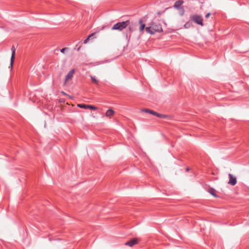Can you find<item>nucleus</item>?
<instances>
[{"mask_svg": "<svg viewBox=\"0 0 249 249\" xmlns=\"http://www.w3.org/2000/svg\"><path fill=\"white\" fill-rule=\"evenodd\" d=\"M145 31L147 33L153 35L156 32H162V29L160 24L152 23L149 26H147L145 28Z\"/></svg>", "mask_w": 249, "mask_h": 249, "instance_id": "nucleus-1", "label": "nucleus"}, {"mask_svg": "<svg viewBox=\"0 0 249 249\" xmlns=\"http://www.w3.org/2000/svg\"><path fill=\"white\" fill-rule=\"evenodd\" d=\"M129 20L117 23L112 27V30L122 31L125 28L129 25Z\"/></svg>", "mask_w": 249, "mask_h": 249, "instance_id": "nucleus-2", "label": "nucleus"}, {"mask_svg": "<svg viewBox=\"0 0 249 249\" xmlns=\"http://www.w3.org/2000/svg\"><path fill=\"white\" fill-rule=\"evenodd\" d=\"M190 19L196 23L201 26H203L202 17L198 15H192L190 16Z\"/></svg>", "mask_w": 249, "mask_h": 249, "instance_id": "nucleus-3", "label": "nucleus"}, {"mask_svg": "<svg viewBox=\"0 0 249 249\" xmlns=\"http://www.w3.org/2000/svg\"><path fill=\"white\" fill-rule=\"evenodd\" d=\"M75 73V71L73 69L71 70L66 75L64 85H66L67 83L72 79Z\"/></svg>", "mask_w": 249, "mask_h": 249, "instance_id": "nucleus-4", "label": "nucleus"}, {"mask_svg": "<svg viewBox=\"0 0 249 249\" xmlns=\"http://www.w3.org/2000/svg\"><path fill=\"white\" fill-rule=\"evenodd\" d=\"M11 51H12V55L11 57L10 60V69L12 70L13 68V63L15 59V53H16V48L15 47L13 46L11 48Z\"/></svg>", "mask_w": 249, "mask_h": 249, "instance_id": "nucleus-5", "label": "nucleus"}, {"mask_svg": "<svg viewBox=\"0 0 249 249\" xmlns=\"http://www.w3.org/2000/svg\"><path fill=\"white\" fill-rule=\"evenodd\" d=\"M143 111L146 112V113H150L151 114H152L154 116H156L159 118H164L166 117L165 115H162V114H160V113H158L156 112H155L154 111H152V110H149V109H144L143 110Z\"/></svg>", "mask_w": 249, "mask_h": 249, "instance_id": "nucleus-6", "label": "nucleus"}, {"mask_svg": "<svg viewBox=\"0 0 249 249\" xmlns=\"http://www.w3.org/2000/svg\"><path fill=\"white\" fill-rule=\"evenodd\" d=\"M229 176H230V180L228 182L229 184H230L231 185H233V186L235 185L236 183V178L233 177L232 176L231 174H229Z\"/></svg>", "mask_w": 249, "mask_h": 249, "instance_id": "nucleus-7", "label": "nucleus"}, {"mask_svg": "<svg viewBox=\"0 0 249 249\" xmlns=\"http://www.w3.org/2000/svg\"><path fill=\"white\" fill-rule=\"evenodd\" d=\"M138 243L137 240L136 239L131 240L130 241H129L128 242H126L125 243V245L128 246L129 247H132L134 245Z\"/></svg>", "mask_w": 249, "mask_h": 249, "instance_id": "nucleus-8", "label": "nucleus"}, {"mask_svg": "<svg viewBox=\"0 0 249 249\" xmlns=\"http://www.w3.org/2000/svg\"><path fill=\"white\" fill-rule=\"evenodd\" d=\"M183 3V1L182 0H179L177 1L174 5V7L175 8L178 9L180 6Z\"/></svg>", "mask_w": 249, "mask_h": 249, "instance_id": "nucleus-9", "label": "nucleus"}, {"mask_svg": "<svg viewBox=\"0 0 249 249\" xmlns=\"http://www.w3.org/2000/svg\"><path fill=\"white\" fill-rule=\"evenodd\" d=\"M114 114V111L111 109H108L106 113V116L107 117H111V116H112Z\"/></svg>", "mask_w": 249, "mask_h": 249, "instance_id": "nucleus-10", "label": "nucleus"}, {"mask_svg": "<svg viewBox=\"0 0 249 249\" xmlns=\"http://www.w3.org/2000/svg\"><path fill=\"white\" fill-rule=\"evenodd\" d=\"M139 23L140 24V31L142 32L145 28V24L142 23V20H139Z\"/></svg>", "mask_w": 249, "mask_h": 249, "instance_id": "nucleus-11", "label": "nucleus"}, {"mask_svg": "<svg viewBox=\"0 0 249 249\" xmlns=\"http://www.w3.org/2000/svg\"><path fill=\"white\" fill-rule=\"evenodd\" d=\"M77 107L84 109H88V105L86 104H78Z\"/></svg>", "mask_w": 249, "mask_h": 249, "instance_id": "nucleus-12", "label": "nucleus"}, {"mask_svg": "<svg viewBox=\"0 0 249 249\" xmlns=\"http://www.w3.org/2000/svg\"><path fill=\"white\" fill-rule=\"evenodd\" d=\"M92 82L96 84H98V81L96 79L95 76H90Z\"/></svg>", "mask_w": 249, "mask_h": 249, "instance_id": "nucleus-13", "label": "nucleus"}, {"mask_svg": "<svg viewBox=\"0 0 249 249\" xmlns=\"http://www.w3.org/2000/svg\"><path fill=\"white\" fill-rule=\"evenodd\" d=\"M215 190H214V189H212V188L210 189L209 190V193H210L212 195H213V196H214L216 197V195H215Z\"/></svg>", "mask_w": 249, "mask_h": 249, "instance_id": "nucleus-14", "label": "nucleus"}, {"mask_svg": "<svg viewBox=\"0 0 249 249\" xmlns=\"http://www.w3.org/2000/svg\"><path fill=\"white\" fill-rule=\"evenodd\" d=\"M192 25L191 23L188 22L184 24V27L185 28L187 29L190 28Z\"/></svg>", "mask_w": 249, "mask_h": 249, "instance_id": "nucleus-15", "label": "nucleus"}, {"mask_svg": "<svg viewBox=\"0 0 249 249\" xmlns=\"http://www.w3.org/2000/svg\"><path fill=\"white\" fill-rule=\"evenodd\" d=\"M89 108L90 109H92V110H96L97 109V108L95 106H90V105H88V109Z\"/></svg>", "mask_w": 249, "mask_h": 249, "instance_id": "nucleus-16", "label": "nucleus"}, {"mask_svg": "<svg viewBox=\"0 0 249 249\" xmlns=\"http://www.w3.org/2000/svg\"><path fill=\"white\" fill-rule=\"evenodd\" d=\"M93 35V34H91V35H89V36H88V37L84 40V43L86 44V43L88 42V40H89V39L90 38V37L91 36H92Z\"/></svg>", "mask_w": 249, "mask_h": 249, "instance_id": "nucleus-17", "label": "nucleus"}, {"mask_svg": "<svg viewBox=\"0 0 249 249\" xmlns=\"http://www.w3.org/2000/svg\"><path fill=\"white\" fill-rule=\"evenodd\" d=\"M66 50H67V48H62V49L60 50V52L62 53H64Z\"/></svg>", "mask_w": 249, "mask_h": 249, "instance_id": "nucleus-18", "label": "nucleus"}, {"mask_svg": "<svg viewBox=\"0 0 249 249\" xmlns=\"http://www.w3.org/2000/svg\"><path fill=\"white\" fill-rule=\"evenodd\" d=\"M210 13H208V14L206 15V16H205V17H206V18H208L210 17Z\"/></svg>", "mask_w": 249, "mask_h": 249, "instance_id": "nucleus-19", "label": "nucleus"}, {"mask_svg": "<svg viewBox=\"0 0 249 249\" xmlns=\"http://www.w3.org/2000/svg\"><path fill=\"white\" fill-rule=\"evenodd\" d=\"M184 14V10L182 9V13H181V15L182 16Z\"/></svg>", "mask_w": 249, "mask_h": 249, "instance_id": "nucleus-20", "label": "nucleus"}]
</instances>
